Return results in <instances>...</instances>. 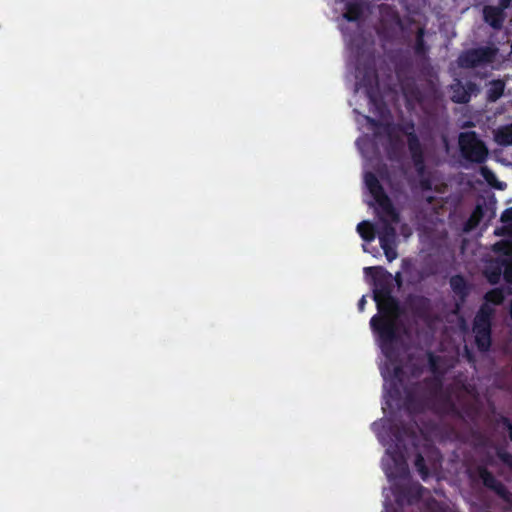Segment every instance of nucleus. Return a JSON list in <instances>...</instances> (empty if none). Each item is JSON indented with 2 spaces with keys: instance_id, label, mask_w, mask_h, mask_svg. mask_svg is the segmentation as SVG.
Here are the masks:
<instances>
[{
  "instance_id": "f257e3e1",
  "label": "nucleus",
  "mask_w": 512,
  "mask_h": 512,
  "mask_svg": "<svg viewBox=\"0 0 512 512\" xmlns=\"http://www.w3.org/2000/svg\"><path fill=\"white\" fill-rule=\"evenodd\" d=\"M364 273L377 307L369 324L386 359L381 374L389 414L371 428L387 446L382 468L391 486H416L409 469V462L416 466V268L403 259L395 276L382 266Z\"/></svg>"
},
{
  "instance_id": "f03ea898",
  "label": "nucleus",
  "mask_w": 512,
  "mask_h": 512,
  "mask_svg": "<svg viewBox=\"0 0 512 512\" xmlns=\"http://www.w3.org/2000/svg\"><path fill=\"white\" fill-rule=\"evenodd\" d=\"M367 121L374 127L382 128L387 136L385 151L390 161L398 164L400 181L393 182L388 175L391 189L397 193H404L409 189L416 191V176L410 172L407 163L416 166V129L413 122L405 124L382 123L379 120L368 117Z\"/></svg>"
},
{
  "instance_id": "7ed1b4c3",
  "label": "nucleus",
  "mask_w": 512,
  "mask_h": 512,
  "mask_svg": "<svg viewBox=\"0 0 512 512\" xmlns=\"http://www.w3.org/2000/svg\"><path fill=\"white\" fill-rule=\"evenodd\" d=\"M364 182L377 204L376 213L379 218V224L375 226L369 221H362L357 225V232L366 242L373 241L376 235H378L380 246L387 260L391 262L398 255L394 225L400 221L399 213L373 172L365 173Z\"/></svg>"
},
{
  "instance_id": "20e7f679",
  "label": "nucleus",
  "mask_w": 512,
  "mask_h": 512,
  "mask_svg": "<svg viewBox=\"0 0 512 512\" xmlns=\"http://www.w3.org/2000/svg\"><path fill=\"white\" fill-rule=\"evenodd\" d=\"M504 300L501 289H493L485 294V302L477 312L473 323V334L477 348L486 352L491 345V319L495 313V306Z\"/></svg>"
},
{
  "instance_id": "39448f33",
  "label": "nucleus",
  "mask_w": 512,
  "mask_h": 512,
  "mask_svg": "<svg viewBox=\"0 0 512 512\" xmlns=\"http://www.w3.org/2000/svg\"><path fill=\"white\" fill-rule=\"evenodd\" d=\"M357 72L358 84L365 89L370 110L379 117L385 116L388 113V108L380 93L378 74L374 64L366 65L363 71L357 67Z\"/></svg>"
},
{
  "instance_id": "423d86ee",
  "label": "nucleus",
  "mask_w": 512,
  "mask_h": 512,
  "mask_svg": "<svg viewBox=\"0 0 512 512\" xmlns=\"http://www.w3.org/2000/svg\"><path fill=\"white\" fill-rule=\"evenodd\" d=\"M498 51V48L493 44L467 49L458 56L457 64L464 69L485 67L496 60Z\"/></svg>"
},
{
  "instance_id": "0eeeda50",
  "label": "nucleus",
  "mask_w": 512,
  "mask_h": 512,
  "mask_svg": "<svg viewBox=\"0 0 512 512\" xmlns=\"http://www.w3.org/2000/svg\"><path fill=\"white\" fill-rule=\"evenodd\" d=\"M404 30L398 11L389 4L379 5V25L377 32L384 40L395 39Z\"/></svg>"
},
{
  "instance_id": "6e6552de",
  "label": "nucleus",
  "mask_w": 512,
  "mask_h": 512,
  "mask_svg": "<svg viewBox=\"0 0 512 512\" xmlns=\"http://www.w3.org/2000/svg\"><path fill=\"white\" fill-rule=\"evenodd\" d=\"M459 147L462 156L474 163H483L489 155V150L479 136L473 132H463L459 135Z\"/></svg>"
},
{
  "instance_id": "1a4fd4ad",
  "label": "nucleus",
  "mask_w": 512,
  "mask_h": 512,
  "mask_svg": "<svg viewBox=\"0 0 512 512\" xmlns=\"http://www.w3.org/2000/svg\"><path fill=\"white\" fill-rule=\"evenodd\" d=\"M450 98L455 103L465 104L470 101L472 94L479 92V87L473 82L463 84L460 80H455L449 88Z\"/></svg>"
},
{
  "instance_id": "9d476101",
  "label": "nucleus",
  "mask_w": 512,
  "mask_h": 512,
  "mask_svg": "<svg viewBox=\"0 0 512 512\" xmlns=\"http://www.w3.org/2000/svg\"><path fill=\"white\" fill-rule=\"evenodd\" d=\"M370 10L368 0H347L344 3V12L342 17L348 22H359Z\"/></svg>"
},
{
  "instance_id": "9b49d317",
  "label": "nucleus",
  "mask_w": 512,
  "mask_h": 512,
  "mask_svg": "<svg viewBox=\"0 0 512 512\" xmlns=\"http://www.w3.org/2000/svg\"><path fill=\"white\" fill-rule=\"evenodd\" d=\"M503 254L499 255L495 259L489 260L485 266L484 273L488 281L492 284L499 282L501 275L503 274Z\"/></svg>"
},
{
  "instance_id": "f8f14e48",
  "label": "nucleus",
  "mask_w": 512,
  "mask_h": 512,
  "mask_svg": "<svg viewBox=\"0 0 512 512\" xmlns=\"http://www.w3.org/2000/svg\"><path fill=\"white\" fill-rule=\"evenodd\" d=\"M503 7L486 6L483 10L484 19L491 27L499 29L504 21Z\"/></svg>"
},
{
  "instance_id": "ddd939ff",
  "label": "nucleus",
  "mask_w": 512,
  "mask_h": 512,
  "mask_svg": "<svg viewBox=\"0 0 512 512\" xmlns=\"http://www.w3.org/2000/svg\"><path fill=\"white\" fill-rule=\"evenodd\" d=\"M458 397L454 392L441 390L436 394L437 409L441 412L448 413L455 410L454 399Z\"/></svg>"
},
{
  "instance_id": "4468645a",
  "label": "nucleus",
  "mask_w": 512,
  "mask_h": 512,
  "mask_svg": "<svg viewBox=\"0 0 512 512\" xmlns=\"http://www.w3.org/2000/svg\"><path fill=\"white\" fill-rule=\"evenodd\" d=\"M495 250L500 251L502 248L505 249L503 253V276L506 281L512 283V256L510 254V246L502 243H497L494 245Z\"/></svg>"
},
{
  "instance_id": "2eb2a0df",
  "label": "nucleus",
  "mask_w": 512,
  "mask_h": 512,
  "mask_svg": "<svg viewBox=\"0 0 512 512\" xmlns=\"http://www.w3.org/2000/svg\"><path fill=\"white\" fill-rule=\"evenodd\" d=\"M401 88L406 100L407 108L409 110L414 109L416 105V79L410 78L407 82H402Z\"/></svg>"
},
{
  "instance_id": "dca6fc26",
  "label": "nucleus",
  "mask_w": 512,
  "mask_h": 512,
  "mask_svg": "<svg viewBox=\"0 0 512 512\" xmlns=\"http://www.w3.org/2000/svg\"><path fill=\"white\" fill-rule=\"evenodd\" d=\"M495 142L501 146L512 145V124L500 126L493 130Z\"/></svg>"
},
{
  "instance_id": "f3484780",
  "label": "nucleus",
  "mask_w": 512,
  "mask_h": 512,
  "mask_svg": "<svg viewBox=\"0 0 512 512\" xmlns=\"http://www.w3.org/2000/svg\"><path fill=\"white\" fill-rule=\"evenodd\" d=\"M488 88L486 91L487 100L489 102L497 101L504 92L505 83L502 80H493L488 83Z\"/></svg>"
},
{
  "instance_id": "a211bd4d",
  "label": "nucleus",
  "mask_w": 512,
  "mask_h": 512,
  "mask_svg": "<svg viewBox=\"0 0 512 512\" xmlns=\"http://www.w3.org/2000/svg\"><path fill=\"white\" fill-rule=\"evenodd\" d=\"M480 477L485 486L495 489L500 494L504 492V487L500 483H498L497 480L493 477V475L487 472L486 470L480 471Z\"/></svg>"
},
{
  "instance_id": "6ab92c4d",
  "label": "nucleus",
  "mask_w": 512,
  "mask_h": 512,
  "mask_svg": "<svg viewBox=\"0 0 512 512\" xmlns=\"http://www.w3.org/2000/svg\"><path fill=\"white\" fill-rule=\"evenodd\" d=\"M480 173L483 176V178L486 180V182L491 185L492 187L503 189L505 184L502 182H499L495 176V174L486 166H482L480 169Z\"/></svg>"
},
{
  "instance_id": "aec40b11",
  "label": "nucleus",
  "mask_w": 512,
  "mask_h": 512,
  "mask_svg": "<svg viewBox=\"0 0 512 512\" xmlns=\"http://www.w3.org/2000/svg\"><path fill=\"white\" fill-rule=\"evenodd\" d=\"M418 189L421 188L423 190H428L432 188V181L430 179L425 178V174L423 171V167L421 166L420 155L418 154Z\"/></svg>"
},
{
  "instance_id": "412c9836",
  "label": "nucleus",
  "mask_w": 512,
  "mask_h": 512,
  "mask_svg": "<svg viewBox=\"0 0 512 512\" xmlns=\"http://www.w3.org/2000/svg\"><path fill=\"white\" fill-rule=\"evenodd\" d=\"M482 208L480 206H477L468 221L465 224V231H470L474 229L480 222L482 217Z\"/></svg>"
},
{
  "instance_id": "4be33fe9",
  "label": "nucleus",
  "mask_w": 512,
  "mask_h": 512,
  "mask_svg": "<svg viewBox=\"0 0 512 512\" xmlns=\"http://www.w3.org/2000/svg\"><path fill=\"white\" fill-rule=\"evenodd\" d=\"M501 222L503 223L501 233L512 235V208L503 212L501 216Z\"/></svg>"
},
{
  "instance_id": "5701e85b",
  "label": "nucleus",
  "mask_w": 512,
  "mask_h": 512,
  "mask_svg": "<svg viewBox=\"0 0 512 512\" xmlns=\"http://www.w3.org/2000/svg\"><path fill=\"white\" fill-rule=\"evenodd\" d=\"M426 81L428 82L431 92L434 94L438 85L437 73L433 68L427 69Z\"/></svg>"
},
{
  "instance_id": "b1692460",
  "label": "nucleus",
  "mask_w": 512,
  "mask_h": 512,
  "mask_svg": "<svg viewBox=\"0 0 512 512\" xmlns=\"http://www.w3.org/2000/svg\"><path fill=\"white\" fill-rule=\"evenodd\" d=\"M450 285L452 289L458 293L463 294L465 290V281L461 276H454L450 280Z\"/></svg>"
},
{
  "instance_id": "393cba45",
  "label": "nucleus",
  "mask_w": 512,
  "mask_h": 512,
  "mask_svg": "<svg viewBox=\"0 0 512 512\" xmlns=\"http://www.w3.org/2000/svg\"><path fill=\"white\" fill-rule=\"evenodd\" d=\"M438 358H435L434 356L430 355L429 356V361H430V365H431V369L432 371L437 374V373H441V367L440 365L438 364Z\"/></svg>"
},
{
  "instance_id": "a878e982",
  "label": "nucleus",
  "mask_w": 512,
  "mask_h": 512,
  "mask_svg": "<svg viewBox=\"0 0 512 512\" xmlns=\"http://www.w3.org/2000/svg\"><path fill=\"white\" fill-rule=\"evenodd\" d=\"M499 457L502 459V461L504 463H506L509 467H512V455L508 454V453H505V452H500L499 453Z\"/></svg>"
},
{
  "instance_id": "bb28decb",
  "label": "nucleus",
  "mask_w": 512,
  "mask_h": 512,
  "mask_svg": "<svg viewBox=\"0 0 512 512\" xmlns=\"http://www.w3.org/2000/svg\"><path fill=\"white\" fill-rule=\"evenodd\" d=\"M366 303H367V301H366L365 296H362L360 298V300L358 301V309L360 312L364 311Z\"/></svg>"
},
{
  "instance_id": "cd10ccee",
  "label": "nucleus",
  "mask_w": 512,
  "mask_h": 512,
  "mask_svg": "<svg viewBox=\"0 0 512 512\" xmlns=\"http://www.w3.org/2000/svg\"><path fill=\"white\" fill-rule=\"evenodd\" d=\"M422 462H423V458L420 457L418 455V462H417V465H418V472L421 473V474H424L426 475V473L423 472V465H422Z\"/></svg>"
},
{
  "instance_id": "c85d7f7f",
  "label": "nucleus",
  "mask_w": 512,
  "mask_h": 512,
  "mask_svg": "<svg viewBox=\"0 0 512 512\" xmlns=\"http://www.w3.org/2000/svg\"><path fill=\"white\" fill-rule=\"evenodd\" d=\"M417 47H418V58L420 57V54L422 52V41L420 39V31L418 30V44H417Z\"/></svg>"
},
{
  "instance_id": "c756f323",
  "label": "nucleus",
  "mask_w": 512,
  "mask_h": 512,
  "mask_svg": "<svg viewBox=\"0 0 512 512\" xmlns=\"http://www.w3.org/2000/svg\"><path fill=\"white\" fill-rule=\"evenodd\" d=\"M512 4V0H501V3L500 5L503 7V8H507L508 6H510Z\"/></svg>"
},
{
  "instance_id": "7c9ffc66",
  "label": "nucleus",
  "mask_w": 512,
  "mask_h": 512,
  "mask_svg": "<svg viewBox=\"0 0 512 512\" xmlns=\"http://www.w3.org/2000/svg\"><path fill=\"white\" fill-rule=\"evenodd\" d=\"M417 305H418V310H419L420 306H424V301L418 299ZM419 317H420V313L418 312V318Z\"/></svg>"
},
{
  "instance_id": "2f4dec72",
  "label": "nucleus",
  "mask_w": 512,
  "mask_h": 512,
  "mask_svg": "<svg viewBox=\"0 0 512 512\" xmlns=\"http://www.w3.org/2000/svg\"><path fill=\"white\" fill-rule=\"evenodd\" d=\"M461 328L463 329V331H467V324L464 320H461Z\"/></svg>"
},
{
  "instance_id": "473e14b6",
  "label": "nucleus",
  "mask_w": 512,
  "mask_h": 512,
  "mask_svg": "<svg viewBox=\"0 0 512 512\" xmlns=\"http://www.w3.org/2000/svg\"><path fill=\"white\" fill-rule=\"evenodd\" d=\"M507 427H508V430H509V437L512 440V425L508 424Z\"/></svg>"
},
{
  "instance_id": "72a5a7b5",
  "label": "nucleus",
  "mask_w": 512,
  "mask_h": 512,
  "mask_svg": "<svg viewBox=\"0 0 512 512\" xmlns=\"http://www.w3.org/2000/svg\"><path fill=\"white\" fill-rule=\"evenodd\" d=\"M363 250H364L365 252L373 253L372 251H370V250L368 249V247H367V245H366V244H363Z\"/></svg>"
},
{
  "instance_id": "f704fd0d",
  "label": "nucleus",
  "mask_w": 512,
  "mask_h": 512,
  "mask_svg": "<svg viewBox=\"0 0 512 512\" xmlns=\"http://www.w3.org/2000/svg\"><path fill=\"white\" fill-rule=\"evenodd\" d=\"M466 354H467L468 359L470 360V352L467 349H466Z\"/></svg>"
},
{
  "instance_id": "c9c22d12",
  "label": "nucleus",
  "mask_w": 512,
  "mask_h": 512,
  "mask_svg": "<svg viewBox=\"0 0 512 512\" xmlns=\"http://www.w3.org/2000/svg\"><path fill=\"white\" fill-rule=\"evenodd\" d=\"M426 199H427L428 201H431L432 197H431V196H427V197H426Z\"/></svg>"
},
{
  "instance_id": "e433bc0d",
  "label": "nucleus",
  "mask_w": 512,
  "mask_h": 512,
  "mask_svg": "<svg viewBox=\"0 0 512 512\" xmlns=\"http://www.w3.org/2000/svg\"><path fill=\"white\" fill-rule=\"evenodd\" d=\"M420 491H421V488L418 486V490H417L418 495L420 494Z\"/></svg>"
}]
</instances>
